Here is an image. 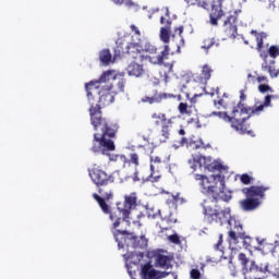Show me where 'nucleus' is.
<instances>
[{
  "mask_svg": "<svg viewBox=\"0 0 279 279\" xmlns=\"http://www.w3.org/2000/svg\"><path fill=\"white\" fill-rule=\"evenodd\" d=\"M169 241H171V243H174L175 245H178L180 243V236H178V234H172L169 236Z\"/></svg>",
  "mask_w": 279,
  "mask_h": 279,
  "instance_id": "79ce46f5",
  "label": "nucleus"
},
{
  "mask_svg": "<svg viewBox=\"0 0 279 279\" xmlns=\"http://www.w3.org/2000/svg\"><path fill=\"white\" fill-rule=\"evenodd\" d=\"M240 206L244 210H256L260 206V199L246 197L240 202Z\"/></svg>",
  "mask_w": 279,
  "mask_h": 279,
  "instance_id": "6ab92c4d",
  "label": "nucleus"
},
{
  "mask_svg": "<svg viewBox=\"0 0 279 279\" xmlns=\"http://www.w3.org/2000/svg\"><path fill=\"white\" fill-rule=\"evenodd\" d=\"M211 47H219V40H217L215 37L205 38L203 41V48L208 50Z\"/></svg>",
  "mask_w": 279,
  "mask_h": 279,
  "instance_id": "bb28decb",
  "label": "nucleus"
},
{
  "mask_svg": "<svg viewBox=\"0 0 279 279\" xmlns=\"http://www.w3.org/2000/svg\"><path fill=\"white\" fill-rule=\"evenodd\" d=\"M205 169H208V171H221V169H223V166L219 162L214 161L210 165H205Z\"/></svg>",
  "mask_w": 279,
  "mask_h": 279,
  "instance_id": "473e14b6",
  "label": "nucleus"
},
{
  "mask_svg": "<svg viewBox=\"0 0 279 279\" xmlns=\"http://www.w3.org/2000/svg\"><path fill=\"white\" fill-rule=\"evenodd\" d=\"M155 258V267H159V269H171L173 265H171V260H173V257L169 255H165L160 252L155 253L154 255Z\"/></svg>",
  "mask_w": 279,
  "mask_h": 279,
  "instance_id": "ddd939ff",
  "label": "nucleus"
},
{
  "mask_svg": "<svg viewBox=\"0 0 279 279\" xmlns=\"http://www.w3.org/2000/svg\"><path fill=\"white\" fill-rule=\"evenodd\" d=\"M214 106L215 108H217V110H221V108H226L227 104H226V100L220 98L218 100H214Z\"/></svg>",
  "mask_w": 279,
  "mask_h": 279,
  "instance_id": "c9c22d12",
  "label": "nucleus"
},
{
  "mask_svg": "<svg viewBox=\"0 0 279 279\" xmlns=\"http://www.w3.org/2000/svg\"><path fill=\"white\" fill-rule=\"evenodd\" d=\"M142 278L143 279H160V271L154 269L151 263H147L142 267Z\"/></svg>",
  "mask_w": 279,
  "mask_h": 279,
  "instance_id": "f3484780",
  "label": "nucleus"
},
{
  "mask_svg": "<svg viewBox=\"0 0 279 279\" xmlns=\"http://www.w3.org/2000/svg\"><path fill=\"white\" fill-rule=\"evenodd\" d=\"M160 40L165 44L171 40V20H167L166 27L160 28Z\"/></svg>",
  "mask_w": 279,
  "mask_h": 279,
  "instance_id": "412c9836",
  "label": "nucleus"
},
{
  "mask_svg": "<svg viewBox=\"0 0 279 279\" xmlns=\"http://www.w3.org/2000/svg\"><path fill=\"white\" fill-rule=\"evenodd\" d=\"M138 206V195L136 192H132L129 195L124 196L123 203H117V209H112V213H116L119 217L118 228L121 226V221H125V219H130V215L134 208Z\"/></svg>",
  "mask_w": 279,
  "mask_h": 279,
  "instance_id": "0eeeda50",
  "label": "nucleus"
},
{
  "mask_svg": "<svg viewBox=\"0 0 279 279\" xmlns=\"http://www.w3.org/2000/svg\"><path fill=\"white\" fill-rule=\"evenodd\" d=\"M202 76H196L197 80H199L201 84H207L208 80H210L213 75V68H210L208 64L203 65L202 70Z\"/></svg>",
  "mask_w": 279,
  "mask_h": 279,
  "instance_id": "4be33fe9",
  "label": "nucleus"
},
{
  "mask_svg": "<svg viewBox=\"0 0 279 279\" xmlns=\"http://www.w3.org/2000/svg\"><path fill=\"white\" fill-rule=\"evenodd\" d=\"M171 95L167 93H158V90H155L151 96H144L142 98L143 104H161L163 99H169Z\"/></svg>",
  "mask_w": 279,
  "mask_h": 279,
  "instance_id": "dca6fc26",
  "label": "nucleus"
},
{
  "mask_svg": "<svg viewBox=\"0 0 279 279\" xmlns=\"http://www.w3.org/2000/svg\"><path fill=\"white\" fill-rule=\"evenodd\" d=\"M174 34H178V36H182L184 34V26H179L174 29Z\"/></svg>",
  "mask_w": 279,
  "mask_h": 279,
  "instance_id": "de8ad7c7",
  "label": "nucleus"
},
{
  "mask_svg": "<svg viewBox=\"0 0 279 279\" xmlns=\"http://www.w3.org/2000/svg\"><path fill=\"white\" fill-rule=\"evenodd\" d=\"M223 234H219L218 242L214 245V248L216 252H221V255H223Z\"/></svg>",
  "mask_w": 279,
  "mask_h": 279,
  "instance_id": "72a5a7b5",
  "label": "nucleus"
},
{
  "mask_svg": "<svg viewBox=\"0 0 279 279\" xmlns=\"http://www.w3.org/2000/svg\"><path fill=\"white\" fill-rule=\"evenodd\" d=\"M133 182H141V177H138V170H135L132 177Z\"/></svg>",
  "mask_w": 279,
  "mask_h": 279,
  "instance_id": "09e8293b",
  "label": "nucleus"
},
{
  "mask_svg": "<svg viewBox=\"0 0 279 279\" xmlns=\"http://www.w3.org/2000/svg\"><path fill=\"white\" fill-rule=\"evenodd\" d=\"M258 90H259V93H267V92L271 90V87L267 84H260L258 86Z\"/></svg>",
  "mask_w": 279,
  "mask_h": 279,
  "instance_id": "a19ab883",
  "label": "nucleus"
},
{
  "mask_svg": "<svg viewBox=\"0 0 279 279\" xmlns=\"http://www.w3.org/2000/svg\"><path fill=\"white\" fill-rule=\"evenodd\" d=\"M204 215L207 223H218L219 226L230 223V219H232L230 207H221L219 199L207 202V205L204 206Z\"/></svg>",
  "mask_w": 279,
  "mask_h": 279,
  "instance_id": "39448f33",
  "label": "nucleus"
},
{
  "mask_svg": "<svg viewBox=\"0 0 279 279\" xmlns=\"http://www.w3.org/2000/svg\"><path fill=\"white\" fill-rule=\"evenodd\" d=\"M179 112H180V114H191V112L189 111V104L180 102L179 104Z\"/></svg>",
  "mask_w": 279,
  "mask_h": 279,
  "instance_id": "f704fd0d",
  "label": "nucleus"
},
{
  "mask_svg": "<svg viewBox=\"0 0 279 279\" xmlns=\"http://www.w3.org/2000/svg\"><path fill=\"white\" fill-rule=\"evenodd\" d=\"M174 202H178L180 199V194H177L173 196Z\"/></svg>",
  "mask_w": 279,
  "mask_h": 279,
  "instance_id": "6e6d98bb",
  "label": "nucleus"
},
{
  "mask_svg": "<svg viewBox=\"0 0 279 279\" xmlns=\"http://www.w3.org/2000/svg\"><path fill=\"white\" fill-rule=\"evenodd\" d=\"M190 278L201 279L202 278V272L199 271V269L194 268L190 271Z\"/></svg>",
  "mask_w": 279,
  "mask_h": 279,
  "instance_id": "4c0bfd02",
  "label": "nucleus"
},
{
  "mask_svg": "<svg viewBox=\"0 0 279 279\" xmlns=\"http://www.w3.org/2000/svg\"><path fill=\"white\" fill-rule=\"evenodd\" d=\"M240 182H242V184H252V178L250 177V174L244 173L240 177Z\"/></svg>",
  "mask_w": 279,
  "mask_h": 279,
  "instance_id": "e433bc0d",
  "label": "nucleus"
},
{
  "mask_svg": "<svg viewBox=\"0 0 279 279\" xmlns=\"http://www.w3.org/2000/svg\"><path fill=\"white\" fill-rule=\"evenodd\" d=\"M187 5H197V8H203L204 10H208V1L206 0H184Z\"/></svg>",
  "mask_w": 279,
  "mask_h": 279,
  "instance_id": "cd10ccee",
  "label": "nucleus"
},
{
  "mask_svg": "<svg viewBox=\"0 0 279 279\" xmlns=\"http://www.w3.org/2000/svg\"><path fill=\"white\" fill-rule=\"evenodd\" d=\"M118 51L121 56L126 54L131 60H133V62H131L126 68L128 74L133 77H143L145 74L143 62H145V60H151V57L145 53L154 54L158 49L149 43L143 45L141 39H138L137 43L131 41L125 47H123V44H120L118 46Z\"/></svg>",
  "mask_w": 279,
  "mask_h": 279,
  "instance_id": "7ed1b4c3",
  "label": "nucleus"
},
{
  "mask_svg": "<svg viewBox=\"0 0 279 279\" xmlns=\"http://www.w3.org/2000/svg\"><path fill=\"white\" fill-rule=\"evenodd\" d=\"M256 81L258 82V84H262V82H267V76H258Z\"/></svg>",
  "mask_w": 279,
  "mask_h": 279,
  "instance_id": "8fccbe9b",
  "label": "nucleus"
},
{
  "mask_svg": "<svg viewBox=\"0 0 279 279\" xmlns=\"http://www.w3.org/2000/svg\"><path fill=\"white\" fill-rule=\"evenodd\" d=\"M279 56V46H270L267 52H260L263 58L262 71L269 73L270 77H278L279 68L276 69V58Z\"/></svg>",
  "mask_w": 279,
  "mask_h": 279,
  "instance_id": "1a4fd4ad",
  "label": "nucleus"
},
{
  "mask_svg": "<svg viewBox=\"0 0 279 279\" xmlns=\"http://www.w3.org/2000/svg\"><path fill=\"white\" fill-rule=\"evenodd\" d=\"M170 71H173V65L170 66Z\"/></svg>",
  "mask_w": 279,
  "mask_h": 279,
  "instance_id": "052dcab7",
  "label": "nucleus"
},
{
  "mask_svg": "<svg viewBox=\"0 0 279 279\" xmlns=\"http://www.w3.org/2000/svg\"><path fill=\"white\" fill-rule=\"evenodd\" d=\"M229 241L233 243H239V239H245V230H243V225L241 222L234 221V226L228 232Z\"/></svg>",
  "mask_w": 279,
  "mask_h": 279,
  "instance_id": "4468645a",
  "label": "nucleus"
},
{
  "mask_svg": "<svg viewBox=\"0 0 279 279\" xmlns=\"http://www.w3.org/2000/svg\"><path fill=\"white\" fill-rule=\"evenodd\" d=\"M123 159V167H130L133 165L135 169L141 165V157L138 156V153H131L129 155V159L125 156L121 157Z\"/></svg>",
  "mask_w": 279,
  "mask_h": 279,
  "instance_id": "aec40b11",
  "label": "nucleus"
},
{
  "mask_svg": "<svg viewBox=\"0 0 279 279\" xmlns=\"http://www.w3.org/2000/svg\"><path fill=\"white\" fill-rule=\"evenodd\" d=\"M218 199H222V202H230V199H232V191H229L228 189H226V181L222 187L221 185L219 186Z\"/></svg>",
  "mask_w": 279,
  "mask_h": 279,
  "instance_id": "5701e85b",
  "label": "nucleus"
},
{
  "mask_svg": "<svg viewBox=\"0 0 279 279\" xmlns=\"http://www.w3.org/2000/svg\"><path fill=\"white\" fill-rule=\"evenodd\" d=\"M225 32L228 38H236L238 27H236V15H230L223 23Z\"/></svg>",
  "mask_w": 279,
  "mask_h": 279,
  "instance_id": "2eb2a0df",
  "label": "nucleus"
},
{
  "mask_svg": "<svg viewBox=\"0 0 279 279\" xmlns=\"http://www.w3.org/2000/svg\"><path fill=\"white\" fill-rule=\"evenodd\" d=\"M130 28H131V32H134L136 36H141V29H138V28L136 27V25L132 24V25L130 26Z\"/></svg>",
  "mask_w": 279,
  "mask_h": 279,
  "instance_id": "49530a36",
  "label": "nucleus"
},
{
  "mask_svg": "<svg viewBox=\"0 0 279 279\" xmlns=\"http://www.w3.org/2000/svg\"><path fill=\"white\" fill-rule=\"evenodd\" d=\"M179 134H180V136H184V134H186V131H184V129H181V130H179Z\"/></svg>",
  "mask_w": 279,
  "mask_h": 279,
  "instance_id": "5fc2aeb1",
  "label": "nucleus"
},
{
  "mask_svg": "<svg viewBox=\"0 0 279 279\" xmlns=\"http://www.w3.org/2000/svg\"><path fill=\"white\" fill-rule=\"evenodd\" d=\"M110 80H114V71H106L104 72L98 81H94V82H98V86H104L101 84H106L107 82H110Z\"/></svg>",
  "mask_w": 279,
  "mask_h": 279,
  "instance_id": "b1692460",
  "label": "nucleus"
},
{
  "mask_svg": "<svg viewBox=\"0 0 279 279\" xmlns=\"http://www.w3.org/2000/svg\"><path fill=\"white\" fill-rule=\"evenodd\" d=\"M187 148L189 149H206V146L202 141H190Z\"/></svg>",
  "mask_w": 279,
  "mask_h": 279,
  "instance_id": "2f4dec72",
  "label": "nucleus"
},
{
  "mask_svg": "<svg viewBox=\"0 0 279 279\" xmlns=\"http://www.w3.org/2000/svg\"><path fill=\"white\" fill-rule=\"evenodd\" d=\"M247 99V95H245V89L240 90V101L243 104Z\"/></svg>",
  "mask_w": 279,
  "mask_h": 279,
  "instance_id": "a18cd8bd",
  "label": "nucleus"
},
{
  "mask_svg": "<svg viewBox=\"0 0 279 279\" xmlns=\"http://www.w3.org/2000/svg\"><path fill=\"white\" fill-rule=\"evenodd\" d=\"M194 179L201 186L203 195H210L211 199H219V189L225 185L226 178L221 174H211L209 177L204 174H195Z\"/></svg>",
  "mask_w": 279,
  "mask_h": 279,
  "instance_id": "423d86ee",
  "label": "nucleus"
},
{
  "mask_svg": "<svg viewBox=\"0 0 279 279\" xmlns=\"http://www.w3.org/2000/svg\"><path fill=\"white\" fill-rule=\"evenodd\" d=\"M88 175L99 193H94L93 198L97 202L104 215H109L110 221H113L112 228L117 230L119 228V215L112 211V207L108 204L114 197V192L110 186V184H114V175L106 172L101 166L96 163L88 168Z\"/></svg>",
  "mask_w": 279,
  "mask_h": 279,
  "instance_id": "f03ea898",
  "label": "nucleus"
},
{
  "mask_svg": "<svg viewBox=\"0 0 279 279\" xmlns=\"http://www.w3.org/2000/svg\"><path fill=\"white\" fill-rule=\"evenodd\" d=\"M118 87H119L120 93H123V90H125V81L124 80H120L118 82Z\"/></svg>",
  "mask_w": 279,
  "mask_h": 279,
  "instance_id": "c03bdc74",
  "label": "nucleus"
},
{
  "mask_svg": "<svg viewBox=\"0 0 279 279\" xmlns=\"http://www.w3.org/2000/svg\"><path fill=\"white\" fill-rule=\"evenodd\" d=\"M189 143H191V142L189 141V138L182 137V138L180 140V142H179V147H184V146H187V147H189Z\"/></svg>",
  "mask_w": 279,
  "mask_h": 279,
  "instance_id": "37998d69",
  "label": "nucleus"
},
{
  "mask_svg": "<svg viewBox=\"0 0 279 279\" xmlns=\"http://www.w3.org/2000/svg\"><path fill=\"white\" fill-rule=\"evenodd\" d=\"M85 90L90 105V123L95 132L92 151H94V154H102V156H110V151L117 149L113 138H117L119 124L117 122H109L104 118L101 108H106V106H110V104L114 102L117 92L112 84L108 83L101 86L99 82L86 83Z\"/></svg>",
  "mask_w": 279,
  "mask_h": 279,
  "instance_id": "f257e3e1",
  "label": "nucleus"
},
{
  "mask_svg": "<svg viewBox=\"0 0 279 279\" xmlns=\"http://www.w3.org/2000/svg\"><path fill=\"white\" fill-rule=\"evenodd\" d=\"M99 60L102 64H110L112 62V53H110V49H104L99 52Z\"/></svg>",
  "mask_w": 279,
  "mask_h": 279,
  "instance_id": "a878e982",
  "label": "nucleus"
},
{
  "mask_svg": "<svg viewBox=\"0 0 279 279\" xmlns=\"http://www.w3.org/2000/svg\"><path fill=\"white\" fill-rule=\"evenodd\" d=\"M165 230H169V228L161 227V232H165Z\"/></svg>",
  "mask_w": 279,
  "mask_h": 279,
  "instance_id": "13d9d810",
  "label": "nucleus"
},
{
  "mask_svg": "<svg viewBox=\"0 0 279 279\" xmlns=\"http://www.w3.org/2000/svg\"><path fill=\"white\" fill-rule=\"evenodd\" d=\"M222 3L223 0H214L211 4V11L209 14L211 25H218L219 19L223 16V10L221 9Z\"/></svg>",
  "mask_w": 279,
  "mask_h": 279,
  "instance_id": "f8f14e48",
  "label": "nucleus"
},
{
  "mask_svg": "<svg viewBox=\"0 0 279 279\" xmlns=\"http://www.w3.org/2000/svg\"><path fill=\"white\" fill-rule=\"evenodd\" d=\"M264 3H266L265 4L266 8H271V5H272L271 0H264Z\"/></svg>",
  "mask_w": 279,
  "mask_h": 279,
  "instance_id": "3c124183",
  "label": "nucleus"
},
{
  "mask_svg": "<svg viewBox=\"0 0 279 279\" xmlns=\"http://www.w3.org/2000/svg\"><path fill=\"white\" fill-rule=\"evenodd\" d=\"M223 97H228L226 94H223Z\"/></svg>",
  "mask_w": 279,
  "mask_h": 279,
  "instance_id": "680f3d73",
  "label": "nucleus"
},
{
  "mask_svg": "<svg viewBox=\"0 0 279 279\" xmlns=\"http://www.w3.org/2000/svg\"><path fill=\"white\" fill-rule=\"evenodd\" d=\"M113 236L118 243V247H132L133 250H143L147 242H145V238H138L134 235V233H130L128 231L116 230L113 232Z\"/></svg>",
  "mask_w": 279,
  "mask_h": 279,
  "instance_id": "6e6552de",
  "label": "nucleus"
},
{
  "mask_svg": "<svg viewBox=\"0 0 279 279\" xmlns=\"http://www.w3.org/2000/svg\"><path fill=\"white\" fill-rule=\"evenodd\" d=\"M151 119H160L161 121V136L165 141L171 136V128H173V120L167 118L165 113H153Z\"/></svg>",
  "mask_w": 279,
  "mask_h": 279,
  "instance_id": "9b49d317",
  "label": "nucleus"
},
{
  "mask_svg": "<svg viewBox=\"0 0 279 279\" xmlns=\"http://www.w3.org/2000/svg\"><path fill=\"white\" fill-rule=\"evenodd\" d=\"M251 34H254L257 43V51L262 52L263 51V45L265 38H267V35L265 33H258L256 31H252Z\"/></svg>",
  "mask_w": 279,
  "mask_h": 279,
  "instance_id": "393cba45",
  "label": "nucleus"
},
{
  "mask_svg": "<svg viewBox=\"0 0 279 279\" xmlns=\"http://www.w3.org/2000/svg\"><path fill=\"white\" fill-rule=\"evenodd\" d=\"M155 125H162V120L155 119Z\"/></svg>",
  "mask_w": 279,
  "mask_h": 279,
  "instance_id": "864d4df0",
  "label": "nucleus"
},
{
  "mask_svg": "<svg viewBox=\"0 0 279 279\" xmlns=\"http://www.w3.org/2000/svg\"><path fill=\"white\" fill-rule=\"evenodd\" d=\"M267 191H269V186L265 185H253L242 189V193L245 197H250L251 199H264Z\"/></svg>",
  "mask_w": 279,
  "mask_h": 279,
  "instance_id": "9d476101",
  "label": "nucleus"
},
{
  "mask_svg": "<svg viewBox=\"0 0 279 279\" xmlns=\"http://www.w3.org/2000/svg\"><path fill=\"white\" fill-rule=\"evenodd\" d=\"M194 162H197L199 167H202V162H206V157L205 156H193Z\"/></svg>",
  "mask_w": 279,
  "mask_h": 279,
  "instance_id": "ea45409f",
  "label": "nucleus"
},
{
  "mask_svg": "<svg viewBox=\"0 0 279 279\" xmlns=\"http://www.w3.org/2000/svg\"><path fill=\"white\" fill-rule=\"evenodd\" d=\"M114 1V3H117L118 5H123V3H125V0H112Z\"/></svg>",
  "mask_w": 279,
  "mask_h": 279,
  "instance_id": "603ef678",
  "label": "nucleus"
},
{
  "mask_svg": "<svg viewBox=\"0 0 279 279\" xmlns=\"http://www.w3.org/2000/svg\"><path fill=\"white\" fill-rule=\"evenodd\" d=\"M162 167V158L150 156V169H160Z\"/></svg>",
  "mask_w": 279,
  "mask_h": 279,
  "instance_id": "7c9ffc66",
  "label": "nucleus"
},
{
  "mask_svg": "<svg viewBox=\"0 0 279 279\" xmlns=\"http://www.w3.org/2000/svg\"><path fill=\"white\" fill-rule=\"evenodd\" d=\"M169 46L166 45L163 47V50L160 52L159 56H157V64H162V62H165V60H167L169 58Z\"/></svg>",
  "mask_w": 279,
  "mask_h": 279,
  "instance_id": "c85d7f7f",
  "label": "nucleus"
},
{
  "mask_svg": "<svg viewBox=\"0 0 279 279\" xmlns=\"http://www.w3.org/2000/svg\"><path fill=\"white\" fill-rule=\"evenodd\" d=\"M160 178H162V174H160V171L158 169H150V174L148 177V182H160Z\"/></svg>",
  "mask_w": 279,
  "mask_h": 279,
  "instance_id": "c756f323",
  "label": "nucleus"
},
{
  "mask_svg": "<svg viewBox=\"0 0 279 279\" xmlns=\"http://www.w3.org/2000/svg\"><path fill=\"white\" fill-rule=\"evenodd\" d=\"M216 95H219V87L216 88Z\"/></svg>",
  "mask_w": 279,
  "mask_h": 279,
  "instance_id": "bf43d9fd",
  "label": "nucleus"
},
{
  "mask_svg": "<svg viewBox=\"0 0 279 279\" xmlns=\"http://www.w3.org/2000/svg\"><path fill=\"white\" fill-rule=\"evenodd\" d=\"M247 77L248 80H253V81L255 80V77L252 74H248Z\"/></svg>",
  "mask_w": 279,
  "mask_h": 279,
  "instance_id": "4d7b16f0",
  "label": "nucleus"
},
{
  "mask_svg": "<svg viewBox=\"0 0 279 279\" xmlns=\"http://www.w3.org/2000/svg\"><path fill=\"white\" fill-rule=\"evenodd\" d=\"M271 99H279L278 95H267L265 96L264 102L256 101L254 112H263L265 108H269L271 106Z\"/></svg>",
  "mask_w": 279,
  "mask_h": 279,
  "instance_id": "a211bd4d",
  "label": "nucleus"
},
{
  "mask_svg": "<svg viewBox=\"0 0 279 279\" xmlns=\"http://www.w3.org/2000/svg\"><path fill=\"white\" fill-rule=\"evenodd\" d=\"M256 105L254 107L245 106V104L239 101L231 111V116L228 112L215 111L213 114L223 119L227 123L231 124V128L239 132L240 134H251L254 136V131L247 130L250 125L245 123L247 119L254 117V114H260V112H254Z\"/></svg>",
  "mask_w": 279,
  "mask_h": 279,
  "instance_id": "20e7f679",
  "label": "nucleus"
},
{
  "mask_svg": "<svg viewBox=\"0 0 279 279\" xmlns=\"http://www.w3.org/2000/svg\"><path fill=\"white\" fill-rule=\"evenodd\" d=\"M167 21H171L169 9L166 10V15L160 17V23L161 25H165L163 27H167Z\"/></svg>",
  "mask_w": 279,
  "mask_h": 279,
  "instance_id": "58836bf2",
  "label": "nucleus"
}]
</instances>
